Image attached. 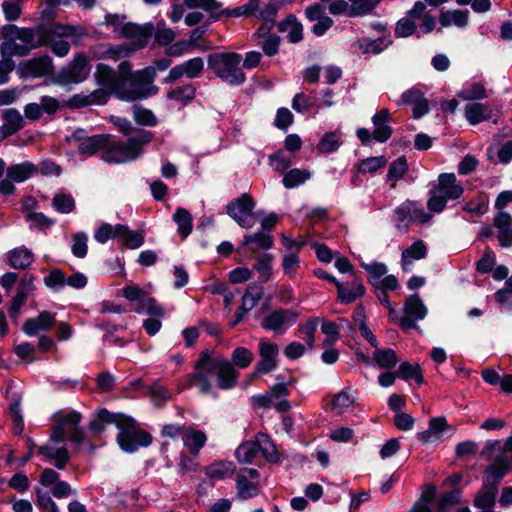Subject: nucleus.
<instances>
[{
	"instance_id": "3",
	"label": "nucleus",
	"mask_w": 512,
	"mask_h": 512,
	"mask_svg": "<svg viewBox=\"0 0 512 512\" xmlns=\"http://www.w3.org/2000/svg\"><path fill=\"white\" fill-rule=\"evenodd\" d=\"M38 32L39 29L5 25L0 32L2 38L0 53L26 56L31 50L45 44L44 38L39 37Z\"/></svg>"
},
{
	"instance_id": "41",
	"label": "nucleus",
	"mask_w": 512,
	"mask_h": 512,
	"mask_svg": "<svg viewBox=\"0 0 512 512\" xmlns=\"http://www.w3.org/2000/svg\"><path fill=\"white\" fill-rule=\"evenodd\" d=\"M258 453L260 452L263 457L269 462H276L279 459L278 453L270 438L265 434H259L256 437Z\"/></svg>"
},
{
	"instance_id": "4",
	"label": "nucleus",
	"mask_w": 512,
	"mask_h": 512,
	"mask_svg": "<svg viewBox=\"0 0 512 512\" xmlns=\"http://www.w3.org/2000/svg\"><path fill=\"white\" fill-rule=\"evenodd\" d=\"M152 133L135 130L127 142L110 141L102 153V159L108 163H126L137 159L143 152V146L152 140Z\"/></svg>"
},
{
	"instance_id": "25",
	"label": "nucleus",
	"mask_w": 512,
	"mask_h": 512,
	"mask_svg": "<svg viewBox=\"0 0 512 512\" xmlns=\"http://www.w3.org/2000/svg\"><path fill=\"white\" fill-rule=\"evenodd\" d=\"M436 189L447 199H458L464 192L462 185L458 183L453 173L440 174Z\"/></svg>"
},
{
	"instance_id": "30",
	"label": "nucleus",
	"mask_w": 512,
	"mask_h": 512,
	"mask_svg": "<svg viewBox=\"0 0 512 512\" xmlns=\"http://www.w3.org/2000/svg\"><path fill=\"white\" fill-rule=\"evenodd\" d=\"M235 472V465L231 461L217 460L205 468V474L212 480H222L231 477Z\"/></svg>"
},
{
	"instance_id": "28",
	"label": "nucleus",
	"mask_w": 512,
	"mask_h": 512,
	"mask_svg": "<svg viewBox=\"0 0 512 512\" xmlns=\"http://www.w3.org/2000/svg\"><path fill=\"white\" fill-rule=\"evenodd\" d=\"M390 113L387 109H382L372 118L374 125L373 137L379 142H385L392 134V129L388 126Z\"/></svg>"
},
{
	"instance_id": "14",
	"label": "nucleus",
	"mask_w": 512,
	"mask_h": 512,
	"mask_svg": "<svg viewBox=\"0 0 512 512\" xmlns=\"http://www.w3.org/2000/svg\"><path fill=\"white\" fill-rule=\"evenodd\" d=\"M299 314L290 309H277L272 311L261 323L266 330L284 332L295 324Z\"/></svg>"
},
{
	"instance_id": "10",
	"label": "nucleus",
	"mask_w": 512,
	"mask_h": 512,
	"mask_svg": "<svg viewBox=\"0 0 512 512\" xmlns=\"http://www.w3.org/2000/svg\"><path fill=\"white\" fill-rule=\"evenodd\" d=\"M66 139L69 145L77 148L79 153L85 156L94 155L98 150L105 148L108 144L107 135L88 136L83 129L74 131L71 135L67 136Z\"/></svg>"
},
{
	"instance_id": "35",
	"label": "nucleus",
	"mask_w": 512,
	"mask_h": 512,
	"mask_svg": "<svg viewBox=\"0 0 512 512\" xmlns=\"http://www.w3.org/2000/svg\"><path fill=\"white\" fill-rule=\"evenodd\" d=\"M189 8H201L208 12L212 17H219L225 14L226 10L222 8V4L217 0H184Z\"/></svg>"
},
{
	"instance_id": "64",
	"label": "nucleus",
	"mask_w": 512,
	"mask_h": 512,
	"mask_svg": "<svg viewBox=\"0 0 512 512\" xmlns=\"http://www.w3.org/2000/svg\"><path fill=\"white\" fill-rule=\"evenodd\" d=\"M232 361L236 366L246 368L252 363L253 354L245 347H238L232 353Z\"/></svg>"
},
{
	"instance_id": "46",
	"label": "nucleus",
	"mask_w": 512,
	"mask_h": 512,
	"mask_svg": "<svg viewBox=\"0 0 512 512\" xmlns=\"http://www.w3.org/2000/svg\"><path fill=\"white\" fill-rule=\"evenodd\" d=\"M408 170V164L404 157H399L390 164L387 174V180L391 182V187L396 186V182L401 179Z\"/></svg>"
},
{
	"instance_id": "50",
	"label": "nucleus",
	"mask_w": 512,
	"mask_h": 512,
	"mask_svg": "<svg viewBox=\"0 0 512 512\" xmlns=\"http://www.w3.org/2000/svg\"><path fill=\"white\" fill-rule=\"evenodd\" d=\"M258 454L257 442L247 441L241 444L235 451L236 458L239 462L250 463Z\"/></svg>"
},
{
	"instance_id": "48",
	"label": "nucleus",
	"mask_w": 512,
	"mask_h": 512,
	"mask_svg": "<svg viewBox=\"0 0 512 512\" xmlns=\"http://www.w3.org/2000/svg\"><path fill=\"white\" fill-rule=\"evenodd\" d=\"M117 231L119 233V237H122L125 240V244L130 249L139 248L143 242L144 237L140 232H132L128 229V227L124 225H117Z\"/></svg>"
},
{
	"instance_id": "31",
	"label": "nucleus",
	"mask_w": 512,
	"mask_h": 512,
	"mask_svg": "<svg viewBox=\"0 0 512 512\" xmlns=\"http://www.w3.org/2000/svg\"><path fill=\"white\" fill-rule=\"evenodd\" d=\"M448 427L445 418H433L429 422V428L418 434V439L423 443H433L441 439V434Z\"/></svg>"
},
{
	"instance_id": "40",
	"label": "nucleus",
	"mask_w": 512,
	"mask_h": 512,
	"mask_svg": "<svg viewBox=\"0 0 512 512\" xmlns=\"http://www.w3.org/2000/svg\"><path fill=\"white\" fill-rule=\"evenodd\" d=\"M426 255V246L422 241L414 242L408 249L402 253V265L404 269H408L413 260H419Z\"/></svg>"
},
{
	"instance_id": "58",
	"label": "nucleus",
	"mask_w": 512,
	"mask_h": 512,
	"mask_svg": "<svg viewBox=\"0 0 512 512\" xmlns=\"http://www.w3.org/2000/svg\"><path fill=\"white\" fill-rule=\"evenodd\" d=\"M55 33L61 37L71 38L74 45H78L85 35L83 28L72 25L58 26L55 29Z\"/></svg>"
},
{
	"instance_id": "62",
	"label": "nucleus",
	"mask_w": 512,
	"mask_h": 512,
	"mask_svg": "<svg viewBox=\"0 0 512 512\" xmlns=\"http://www.w3.org/2000/svg\"><path fill=\"white\" fill-rule=\"evenodd\" d=\"M339 137L335 132L326 133L318 143V150L322 153H331L338 149Z\"/></svg>"
},
{
	"instance_id": "49",
	"label": "nucleus",
	"mask_w": 512,
	"mask_h": 512,
	"mask_svg": "<svg viewBox=\"0 0 512 512\" xmlns=\"http://www.w3.org/2000/svg\"><path fill=\"white\" fill-rule=\"evenodd\" d=\"M97 418L105 425L114 424L118 429L130 425V417L120 413H110L107 410L99 411Z\"/></svg>"
},
{
	"instance_id": "24",
	"label": "nucleus",
	"mask_w": 512,
	"mask_h": 512,
	"mask_svg": "<svg viewBox=\"0 0 512 512\" xmlns=\"http://www.w3.org/2000/svg\"><path fill=\"white\" fill-rule=\"evenodd\" d=\"M494 226L498 231L497 237L501 246H512V218L510 214L499 211L494 217Z\"/></svg>"
},
{
	"instance_id": "51",
	"label": "nucleus",
	"mask_w": 512,
	"mask_h": 512,
	"mask_svg": "<svg viewBox=\"0 0 512 512\" xmlns=\"http://www.w3.org/2000/svg\"><path fill=\"white\" fill-rule=\"evenodd\" d=\"M355 402V392L350 388L342 390L333 399L332 405L334 409H337L339 413H342L347 408L351 407Z\"/></svg>"
},
{
	"instance_id": "42",
	"label": "nucleus",
	"mask_w": 512,
	"mask_h": 512,
	"mask_svg": "<svg viewBox=\"0 0 512 512\" xmlns=\"http://www.w3.org/2000/svg\"><path fill=\"white\" fill-rule=\"evenodd\" d=\"M173 220L178 226V232L182 238H186L192 231V216L184 208H178L174 215Z\"/></svg>"
},
{
	"instance_id": "23",
	"label": "nucleus",
	"mask_w": 512,
	"mask_h": 512,
	"mask_svg": "<svg viewBox=\"0 0 512 512\" xmlns=\"http://www.w3.org/2000/svg\"><path fill=\"white\" fill-rule=\"evenodd\" d=\"M133 49L127 45L111 46L107 44H99L90 49L92 58L96 59H112L118 60L122 57L129 56Z\"/></svg>"
},
{
	"instance_id": "26",
	"label": "nucleus",
	"mask_w": 512,
	"mask_h": 512,
	"mask_svg": "<svg viewBox=\"0 0 512 512\" xmlns=\"http://www.w3.org/2000/svg\"><path fill=\"white\" fill-rule=\"evenodd\" d=\"M337 292L338 300L341 303L348 304L362 297L365 293V287L360 280L355 278L350 283H347V285L337 283Z\"/></svg>"
},
{
	"instance_id": "44",
	"label": "nucleus",
	"mask_w": 512,
	"mask_h": 512,
	"mask_svg": "<svg viewBox=\"0 0 512 512\" xmlns=\"http://www.w3.org/2000/svg\"><path fill=\"white\" fill-rule=\"evenodd\" d=\"M457 96L462 100L470 101L484 99L487 97V94L483 84L475 82L465 85Z\"/></svg>"
},
{
	"instance_id": "1",
	"label": "nucleus",
	"mask_w": 512,
	"mask_h": 512,
	"mask_svg": "<svg viewBox=\"0 0 512 512\" xmlns=\"http://www.w3.org/2000/svg\"><path fill=\"white\" fill-rule=\"evenodd\" d=\"M217 376V385L226 390L237 383L238 372L226 359L212 360L210 354L202 352L195 364V372L188 376V385L197 387L202 394L212 391V375Z\"/></svg>"
},
{
	"instance_id": "5",
	"label": "nucleus",
	"mask_w": 512,
	"mask_h": 512,
	"mask_svg": "<svg viewBox=\"0 0 512 512\" xmlns=\"http://www.w3.org/2000/svg\"><path fill=\"white\" fill-rule=\"evenodd\" d=\"M241 56L237 53H217L208 58V67L229 85H240L245 75L240 68Z\"/></svg>"
},
{
	"instance_id": "21",
	"label": "nucleus",
	"mask_w": 512,
	"mask_h": 512,
	"mask_svg": "<svg viewBox=\"0 0 512 512\" xmlns=\"http://www.w3.org/2000/svg\"><path fill=\"white\" fill-rule=\"evenodd\" d=\"M55 322L54 314L43 311L37 317L27 319L23 324V331L28 336H36L38 333L48 330Z\"/></svg>"
},
{
	"instance_id": "55",
	"label": "nucleus",
	"mask_w": 512,
	"mask_h": 512,
	"mask_svg": "<svg viewBox=\"0 0 512 512\" xmlns=\"http://www.w3.org/2000/svg\"><path fill=\"white\" fill-rule=\"evenodd\" d=\"M398 376L404 380L413 379L418 383H422L423 381L421 368L418 364L402 363L398 370Z\"/></svg>"
},
{
	"instance_id": "43",
	"label": "nucleus",
	"mask_w": 512,
	"mask_h": 512,
	"mask_svg": "<svg viewBox=\"0 0 512 512\" xmlns=\"http://www.w3.org/2000/svg\"><path fill=\"white\" fill-rule=\"evenodd\" d=\"M135 312L138 314H147L150 317L158 318L163 317L165 314L164 309L156 302V300L147 296L142 299L140 303H138Z\"/></svg>"
},
{
	"instance_id": "54",
	"label": "nucleus",
	"mask_w": 512,
	"mask_h": 512,
	"mask_svg": "<svg viewBox=\"0 0 512 512\" xmlns=\"http://www.w3.org/2000/svg\"><path fill=\"white\" fill-rule=\"evenodd\" d=\"M463 209L472 216H481L488 210V199L483 195L477 196L467 202Z\"/></svg>"
},
{
	"instance_id": "57",
	"label": "nucleus",
	"mask_w": 512,
	"mask_h": 512,
	"mask_svg": "<svg viewBox=\"0 0 512 512\" xmlns=\"http://www.w3.org/2000/svg\"><path fill=\"white\" fill-rule=\"evenodd\" d=\"M133 118L140 125L155 126L157 124V118L153 112L141 106L133 107Z\"/></svg>"
},
{
	"instance_id": "17",
	"label": "nucleus",
	"mask_w": 512,
	"mask_h": 512,
	"mask_svg": "<svg viewBox=\"0 0 512 512\" xmlns=\"http://www.w3.org/2000/svg\"><path fill=\"white\" fill-rule=\"evenodd\" d=\"M204 69V61L200 57H195L185 61L184 63L173 67L168 75L164 78V83H172L181 77L193 79L200 76Z\"/></svg>"
},
{
	"instance_id": "34",
	"label": "nucleus",
	"mask_w": 512,
	"mask_h": 512,
	"mask_svg": "<svg viewBox=\"0 0 512 512\" xmlns=\"http://www.w3.org/2000/svg\"><path fill=\"white\" fill-rule=\"evenodd\" d=\"M469 12L462 10H446L439 15V22L443 27L456 26L463 28L468 23Z\"/></svg>"
},
{
	"instance_id": "9",
	"label": "nucleus",
	"mask_w": 512,
	"mask_h": 512,
	"mask_svg": "<svg viewBox=\"0 0 512 512\" xmlns=\"http://www.w3.org/2000/svg\"><path fill=\"white\" fill-rule=\"evenodd\" d=\"M255 202L248 194H243L227 205L228 215L243 228L254 226L256 219L253 213Z\"/></svg>"
},
{
	"instance_id": "45",
	"label": "nucleus",
	"mask_w": 512,
	"mask_h": 512,
	"mask_svg": "<svg viewBox=\"0 0 512 512\" xmlns=\"http://www.w3.org/2000/svg\"><path fill=\"white\" fill-rule=\"evenodd\" d=\"M373 360L378 367L389 369L396 365L397 356L392 349H378L373 352Z\"/></svg>"
},
{
	"instance_id": "63",
	"label": "nucleus",
	"mask_w": 512,
	"mask_h": 512,
	"mask_svg": "<svg viewBox=\"0 0 512 512\" xmlns=\"http://www.w3.org/2000/svg\"><path fill=\"white\" fill-rule=\"evenodd\" d=\"M195 96V88L188 84L182 87H177L168 93V98L180 102H188Z\"/></svg>"
},
{
	"instance_id": "8",
	"label": "nucleus",
	"mask_w": 512,
	"mask_h": 512,
	"mask_svg": "<svg viewBox=\"0 0 512 512\" xmlns=\"http://www.w3.org/2000/svg\"><path fill=\"white\" fill-rule=\"evenodd\" d=\"M117 441L122 450L132 453L139 447L148 446L152 441V437L149 433L137 428L135 421L130 418V425L119 429Z\"/></svg>"
},
{
	"instance_id": "22",
	"label": "nucleus",
	"mask_w": 512,
	"mask_h": 512,
	"mask_svg": "<svg viewBox=\"0 0 512 512\" xmlns=\"http://www.w3.org/2000/svg\"><path fill=\"white\" fill-rule=\"evenodd\" d=\"M509 462L503 455H498L493 463L486 469L484 481L486 485H490L492 489L498 488L500 480L508 472Z\"/></svg>"
},
{
	"instance_id": "56",
	"label": "nucleus",
	"mask_w": 512,
	"mask_h": 512,
	"mask_svg": "<svg viewBox=\"0 0 512 512\" xmlns=\"http://www.w3.org/2000/svg\"><path fill=\"white\" fill-rule=\"evenodd\" d=\"M7 21H16L22 14V0H8L1 5Z\"/></svg>"
},
{
	"instance_id": "37",
	"label": "nucleus",
	"mask_w": 512,
	"mask_h": 512,
	"mask_svg": "<svg viewBox=\"0 0 512 512\" xmlns=\"http://www.w3.org/2000/svg\"><path fill=\"white\" fill-rule=\"evenodd\" d=\"M497 488L492 489L490 485L483 482L482 491L476 496L474 506L482 511L492 510L495 503Z\"/></svg>"
},
{
	"instance_id": "59",
	"label": "nucleus",
	"mask_w": 512,
	"mask_h": 512,
	"mask_svg": "<svg viewBox=\"0 0 512 512\" xmlns=\"http://www.w3.org/2000/svg\"><path fill=\"white\" fill-rule=\"evenodd\" d=\"M274 257L272 254H264L259 257L254 264V269L258 272L263 281H267L271 275V264Z\"/></svg>"
},
{
	"instance_id": "32",
	"label": "nucleus",
	"mask_w": 512,
	"mask_h": 512,
	"mask_svg": "<svg viewBox=\"0 0 512 512\" xmlns=\"http://www.w3.org/2000/svg\"><path fill=\"white\" fill-rule=\"evenodd\" d=\"M183 444L192 454H198L200 449L205 445L207 437L204 432L194 429L186 428L183 432Z\"/></svg>"
},
{
	"instance_id": "52",
	"label": "nucleus",
	"mask_w": 512,
	"mask_h": 512,
	"mask_svg": "<svg viewBox=\"0 0 512 512\" xmlns=\"http://www.w3.org/2000/svg\"><path fill=\"white\" fill-rule=\"evenodd\" d=\"M357 46L364 54H379L387 48L388 44L382 39L370 40L363 38L358 41Z\"/></svg>"
},
{
	"instance_id": "53",
	"label": "nucleus",
	"mask_w": 512,
	"mask_h": 512,
	"mask_svg": "<svg viewBox=\"0 0 512 512\" xmlns=\"http://www.w3.org/2000/svg\"><path fill=\"white\" fill-rule=\"evenodd\" d=\"M387 163L384 156L369 157L358 163V171L360 173H374L383 168Z\"/></svg>"
},
{
	"instance_id": "18",
	"label": "nucleus",
	"mask_w": 512,
	"mask_h": 512,
	"mask_svg": "<svg viewBox=\"0 0 512 512\" xmlns=\"http://www.w3.org/2000/svg\"><path fill=\"white\" fill-rule=\"evenodd\" d=\"M55 426L53 428V440H64L66 435L79 427L81 414L76 411L56 413L54 415Z\"/></svg>"
},
{
	"instance_id": "11",
	"label": "nucleus",
	"mask_w": 512,
	"mask_h": 512,
	"mask_svg": "<svg viewBox=\"0 0 512 512\" xmlns=\"http://www.w3.org/2000/svg\"><path fill=\"white\" fill-rule=\"evenodd\" d=\"M394 222L397 228H406L409 223H426L431 216L418 203L406 201L399 205L394 211Z\"/></svg>"
},
{
	"instance_id": "19",
	"label": "nucleus",
	"mask_w": 512,
	"mask_h": 512,
	"mask_svg": "<svg viewBox=\"0 0 512 512\" xmlns=\"http://www.w3.org/2000/svg\"><path fill=\"white\" fill-rule=\"evenodd\" d=\"M63 440H53V433L50 436V440L43 446H40L38 453L45 456L48 459L55 460V466L58 469H63L69 461V454L65 447L58 445Z\"/></svg>"
},
{
	"instance_id": "47",
	"label": "nucleus",
	"mask_w": 512,
	"mask_h": 512,
	"mask_svg": "<svg viewBox=\"0 0 512 512\" xmlns=\"http://www.w3.org/2000/svg\"><path fill=\"white\" fill-rule=\"evenodd\" d=\"M319 325V318H310L305 323L301 324L298 328L300 334H302L305 344L308 349L313 348L315 341V333Z\"/></svg>"
},
{
	"instance_id": "2",
	"label": "nucleus",
	"mask_w": 512,
	"mask_h": 512,
	"mask_svg": "<svg viewBox=\"0 0 512 512\" xmlns=\"http://www.w3.org/2000/svg\"><path fill=\"white\" fill-rule=\"evenodd\" d=\"M93 77L98 88L91 92L73 95L70 99L71 106L81 108L103 105L112 94H116L123 100L122 94H126V88L122 86L121 79L117 77V73L111 67L104 63L97 64Z\"/></svg>"
},
{
	"instance_id": "7",
	"label": "nucleus",
	"mask_w": 512,
	"mask_h": 512,
	"mask_svg": "<svg viewBox=\"0 0 512 512\" xmlns=\"http://www.w3.org/2000/svg\"><path fill=\"white\" fill-rule=\"evenodd\" d=\"M89 62L90 59L85 53H77L73 60L59 71L56 82L60 85L84 82L91 71Z\"/></svg>"
},
{
	"instance_id": "39",
	"label": "nucleus",
	"mask_w": 512,
	"mask_h": 512,
	"mask_svg": "<svg viewBox=\"0 0 512 512\" xmlns=\"http://www.w3.org/2000/svg\"><path fill=\"white\" fill-rule=\"evenodd\" d=\"M310 177L311 174L308 170L295 168L284 174L282 183L285 188L291 189L303 184Z\"/></svg>"
},
{
	"instance_id": "29",
	"label": "nucleus",
	"mask_w": 512,
	"mask_h": 512,
	"mask_svg": "<svg viewBox=\"0 0 512 512\" xmlns=\"http://www.w3.org/2000/svg\"><path fill=\"white\" fill-rule=\"evenodd\" d=\"M37 173V167L28 161L13 164L6 169L7 176L16 183H22Z\"/></svg>"
},
{
	"instance_id": "16",
	"label": "nucleus",
	"mask_w": 512,
	"mask_h": 512,
	"mask_svg": "<svg viewBox=\"0 0 512 512\" xmlns=\"http://www.w3.org/2000/svg\"><path fill=\"white\" fill-rule=\"evenodd\" d=\"M404 315L399 319L403 329L413 328L415 322L423 320L427 315V308L417 295L407 298L404 308Z\"/></svg>"
},
{
	"instance_id": "15",
	"label": "nucleus",
	"mask_w": 512,
	"mask_h": 512,
	"mask_svg": "<svg viewBox=\"0 0 512 512\" xmlns=\"http://www.w3.org/2000/svg\"><path fill=\"white\" fill-rule=\"evenodd\" d=\"M153 31L154 27L151 23H147L145 25H137L129 22L122 28V37L132 41V45H126L130 49H133V53L135 50L144 47L148 43Z\"/></svg>"
},
{
	"instance_id": "13",
	"label": "nucleus",
	"mask_w": 512,
	"mask_h": 512,
	"mask_svg": "<svg viewBox=\"0 0 512 512\" xmlns=\"http://www.w3.org/2000/svg\"><path fill=\"white\" fill-rule=\"evenodd\" d=\"M278 353L279 347L277 344L267 340H261L259 343L260 361L257 363L251 377L254 378L274 370L277 366Z\"/></svg>"
},
{
	"instance_id": "20",
	"label": "nucleus",
	"mask_w": 512,
	"mask_h": 512,
	"mask_svg": "<svg viewBox=\"0 0 512 512\" xmlns=\"http://www.w3.org/2000/svg\"><path fill=\"white\" fill-rule=\"evenodd\" d=\"M3 124L0 126V140L13 135L23 128L24 120L20 112L14 108L5 109L2 114Z\"/></svg>"
},
{
	"instance_id": "33",
	"label": "nucleus",
	"mask_w": 512,
	"mask_h": 512,
	"mask_svg": "<svg viewBox=\"0 0 512 512\" xmlns=\"http://www.w3.org/2000/svg\"><path fill=\"white\" fill-rule=\"evenodd\" d=\"M8 260L13 268L26 269L32 264L34 255L28 248L21 246L8 253Z\"/></svg>"
},
{
	"instance_id": "38",
	"label": "nucleus",
	"mask_w": 512,
	"mask_h": 512,
	"mask_svg": "<svg viewBox=\"0 0 512 512\" xmlns=\"http://www.w3.org/2000/svg\"><path fill=\"white\" fill-rule=\"evenodd\" d=\"M263 295V288L260 285L251 284L248 286L242 298L241 309L244 313L252 310L260 301Z\"/></svg>"
},
{
	"instance_id": "6",
	"label": "nucleus",
	"mask_w": 512,
	"mask_h": 512,
	"mask_svg": "<svg viewBox=\"0 0 512 512\" xmlns=\"http://www.w3.org/2000/svg\"><path fill=\"white\" fill-rule=\"evenodd\" d=\"M155 80V71L153 68H144L131 75V89H126V94H122L123 100L135 101L148 98L158 93V88L153 84Z\"/></svg>"
},
{
	"instance_id": "60",
	"label": "nucleus",
	"mask_w": 512,
	"mask_h": 512,
	"mask_svg": "<svg viewBox=\"0 0 512 512\" xmlns=\"http://www.w3.org/2000/svg\"><path fill=\"white\" fill-rule=\"evenodd\" d=\"M43 281L52 290H60L66 285L65 274L60 269H52Z\"/></svg>"
},
{
	"instance_id": "61",
	"label": "nucleus",
	"mask_w": 512,
	"mask_h": 512,
	"mask_svg": "<svg viewBox=\"0 0 512 512\" xmlns=\"http://www.w3.org/2000/svg\"><path fill=\"white\" fill-rule=\"evenodd\" d=\"M299 267L300 259L295 252H291L283 256L282 268L287 276H289L290 278H294Z\"/></svg>"
},
{
	"instance_id": "12",
	"label": "nucleus",
	"mask_w": 512,
	"mask_h": 512,
	"mask_svg": "<svg viewBox=\"0 0 512 512\" xmlns=\"http://www.w3.org/2000/svg\"><path fill=\"white\" fill-rule=\"evenodd\" d=\"M17 74L20 78H38L53 71V61L49 56H41L19 63Z\"/></svg>"
},
{
	"instance_id": "27",
	"label": "nucleus",
	"mask_w": 512,
	"mask_h": 512,
	"mask_svg": "<svg viewBox=\"0 0 512 512\" xmlns=\"http://www.w3.org/2000/svg\"><path fill=\"white\" fill-rule=\"evenodd\" d=\"M492 111L489 104L474 102L465 106L464 115L471 125H477L489 120L492 117Z\"/></svg>"
},
{
	"instance_id": "36",
	"label": "nucleus",
	"mask_w": 512,
	"mask_h": 512,
	"mask_svg": "<svg viewBox=\"0 0 512 512\" xmlns=\"http://www.w3.org/2000/svg\"><path fill=\"white\" fill-rule=\"evenodd\" d=\"M279 30L285 33L290 42H299L302 37V25L294 18L288 17L285 21L279 24Z\"/></svg>"
}]
</instances>
